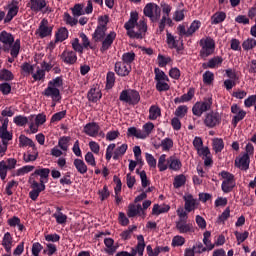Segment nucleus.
<instances>
[{"mask_svg": "<svg viewBox=\"0 0 256 256\" xmlns=\"http://www.w3.org/2000/svg\"><path fill=\"white\" fill-rule=\"evenodd\" d=\"M168 167H169V163L167 162V155L162 154L158 160L159 171H167Z\"/></svg>", "mask_w": 256, "mask_h": 256, "instance_id": "43", "label": "nucleus"}, {"mask_svg": "<svg viewBox=\"0 0 256 256\" xmlns=\"http://www.w3.org/2000/svg\"><path fill=\"white\" fill-rule=\"evenodd\" d=\"M166 37L167 44L170 47V49H177L179 41L176 40L175 37L169 32H167Z\"/></svg>", "mask_w": 256, "mask_h": 256, "instance_id": "48", "label": "nucleus"}, {"mask_svg": "<svg viewBox=\"0 0 256 256\" xmlns=\"http://www.w3.org/2000/svg\"><path fill=\"white\" fill-rule=\"evenodd\" d=\"M172 245L173 247H182V245H185V238L183 236H175L172 239Z\"/></svg>", "mask_w": 256, "mask_h": 256, "instance_id": "63", "label": "nucleus"}, {"mask_svg": "<svg viewBox=\"0 0 256 256\" xmlns=\"http://www.w3.org/2000/svg\"><path fill=\"white\" fill-rule=\"evenodd\" d=\"M2 246L7 253H11V248L13 247V237L11 236V233L6 232L4 234L2 239Z\"/></svg>", "mask_w": 256, "mask_h": 256, "instance_id": "24", "label": "nucleus"}, {"mask_svg": "<svg viewBox=\"0 0 256 256\" xmlns=\"http://www.w3.org/2000/svg\"><path fill=\"white\" fill-rule=\"evenodd\" d=\"M31 153H24L23 155V160L25 161V163H29L31 161H37V158L39 157V152L37 151V148H35V150H33Z\"/></svg>", "mask_w": 256, "mask_h": 256, "instance_id": "41", "label": "nucleus"}, {"mask_svg": "<svg viewBox=\"0 0 256 256\" xmlns=\"http://www.w3.org/2000/svg\"><path fill=\"white\" fill-rule=\"evenodd\" d=\"M203 237H204L203 238V243L206 246V249L208 251H213V249H215V244H212L211 240H210V238H211V231L204 232Z\"/></svg>", "mask_w": 256, "mask_h": 256, "instance_id": "35", "label": "nucleus"}, {"mask_svg": "<svg viewBox=\"0 0 256 256\" xmlns=\"http://www.w3.org/2000/svg\"><path fill=\"white\" fill-rule=\"evenodd\" d=\"M5 53H9L13 59H17L19 57V52L21 51V40L17 39L11 46L4 47Z\"/></svg>", "mask_w": 256, "mask_h": 256, "instance_id": "14", "label": "nucleus"}, {"mask_svg": "<svg viewBox=\"0 0 256 256\" xmlns=\"http://www.w3.org/2000/svg\"><path fill=\"white\" fill-rule=\"evenodd\" d=\"M157 117H161V108L153 105L149 109V119L150 121H155Z\"/></svg>", "mask_w": 256, "mask_h": 256, "instance_id": "36", "label": "nucleus"}, {"mask_svg": "<svg viewBox=\"0 0 256 256\" xmlns=\"http://www.w3.org/2000/svg\"><path fill=\"white\" fill-rule=\"evenodd\" d=\"M0 43H3L4 48L11 47V45H13V43H15V37H13V34L7 32V31H2L0 33Z\"/></svg>", "mask_w": 256, "mask_h": 256, "instance_id": "19", "label": "nucleus"}, {"mask_svg": "<svg viewBox=\"0 0 256 256\" xmlns=\"http://www.w3.org/2000/svg\"><path fill=\"white\" fill-rule=\"evenodd\" d=\"M176 229L179 233H193L195 231L193 229V224L187 223V220L177 221Z\"/></svg>", "mask_w": 256, "mask_h": 256, "instance_id": "17", "label": "nucleus"}, {"mask_svg": "<svg viewBox=\"0 0 256 256\" xmlns=\"http://www.w3.org/2000/svg\"><path fill=\"white\" fill-rule=\"evenodd\" d=\"M119 100L123 103H128L129 105H137L141 101V95L137 90H123L120 93Z\"/></svg>", "mask_w": 256, "mask_h": 256, "instance_id": "4", "label": "nucleus"}, {"mask_svg": "<svg viewBox=\"0 0 256 256\" xmlns=\"http://www.w3.org/2000/svg\"><path fill=\"white\" fill-rule=\"evenodd\" d=\"M226 77H228V79L225 80V87L229 91L237 85L239 77L233 69L226 70Z\"/></svg>", "mask_w": 256, "mask_h": 256, "instance_id": "10", "label": "nucleus"}, {"mask_svg": "<svg viewBox=\"0 0 256 256\" xmlns=\"http://www.w3.org/2000/svg\"><path fill=\"white\" fill-rule=\"evenodd\" d=\"M51 170L49 168L36 169L34 173L31 174L28 183L32 191L29 192V197L32 201H37L40 193L45 191V182L43 179H47Z\"/></svg>", "mask_w": 256, "mask_h": 256, "instance_id": "2", "label": "nucleus"}, {"mask_svg": "<svg viewBox=\"0 0 256 256\" xmlns=\"http://www.w3.org/2000/svg\"><path fill=\"white\" fill-rule=\"evenodd\" d=\"M153 129H155V124H153L152 122L144 124L142 130L143 139H147V137H149V135H151V133L153 132Z\"/></svg>", "mask_w": 256, "mask_h": 256, "instance_id": "38", "label": "nucleus"}, {"mask_svg": "<svg viewBox=\"0 0 256 256\" xmlns=\"http://www.w3.org/2000/svg\"><path fill=\"white\" fill-rule=\"evenodd\" d=\"M155 81H169V77L165 75V72L159 68L154 69Z\"/></svg>", "mask_w": 256, "mask_h": 256, "instance_id": "49", "label": "nucleus"}, {"mask_svg": "<svg viewBox=\"0 0 256 256\" xmlns=\"http://www.w3.org/2000/svg\"><path fill=\"white\" fill-rule=\"evenodd\" d=\"M231 112L235 115L233 117L234 127L237 126V123H239V121H243V119H245V115H247V112H245V110L239 108V106H237V104H233L231 106Z\"/></svg>", "mask_w": 256, "mask_h": 256, "instance_id": "13", "label": "nucleus"}, {"mask_svg": "<svg viewBox=\"0 0 256 256\" xmlns=\"http://www.w3.org/2000/svg\"><path fill=\"white\" fill-rule=\"evenodd\" d=\"M212 104L213 102L211 101V98H208L203 102H197L192 108L193 115H196V117H201L205 111H209L211 109Z\"/></svg>", "mask_w": 256, "mask_h": 256, "instance_id": "8", "label": "nucleus"}, {"mask_svg": "<svg viewBox=\"0 0 256 256\" xmlns=\"http://www.w3.org/2000/svg\"><path fill=\"white\" fill-rule=\"evenodd\" d=\"M135 61V52H127L122 55V63L131 65Z\"/></svg>", "mask_w": 256, "mask_h": 256, "instance_id": "45", "label": "nucleus"}, {"mask_svg": "<svg viewBox=\"0 0 256 256\" xmlns=\"http://www.w3.org/2000/svg\"><path fill=\"white\" fill-rule=\"evenodd\" d=\"M62 61L68 65L77 63V54L73 51L63 52L61 55Z\"/></svg>", "mask_w": 256, "mask_h": 256, "instance_id": "22", "label": "nucleus"}, {"mask_svg": "<svg viewBox=\"0 0 256 256\" xmlns=\"http://www.w3.org/2000/svg\"><path fill=\"white\" fill-rule=\"evenodd\" d=\"M30 7L31 11L34 13H51V8L47 7V2L45 0H30L27 4Z\"/></svg>", "mask_w": 256, "mask_h": 256, "instance_id": "7", "label": "nucleus"}, {"mask_svg": "<svg viewBox=\"0 0 256 256\" xmlns=\"http://www.w3.org/2000/svg\"><path fill=\"white\" fill-rule=\"evenodd\" d=\"M48 87H54L55 89H59V87H63V78L56 77L48 82Z\"/></svg>", "mask_w": 256, "mask_h": 256, "instance_id": "56", "label": "nucleus"}, {"mask_svg": "<svg viewBox=\"0 0 256 256\" xmlns=\"http://www.w3.org/2000/svg\"><path fill=\"white\" fill-rule=\"evenodd\" d=\"M223 63V59L219 56L213 57L210 59L207 63L202 64L203 69H215L216 67H219Z\"/></svg>", "mask_w": 256, "mask_h": 256, "instance_id": "23", "label": "nucleus"}, {"mask_svg": "<svg viewBox=\"0 0 256 256\" xmlns=\"http://www.w3.org/2000/svg\"><path fill=\"white\" fill-rule=\"evenodd\" d=\"M72 15L74 17H81V15H85V11L83 10L82 4H75L72 8Z\"/></svg>", "mask_w": 256, "mask_h": 256, "instance_id": "54", "label": "nucleus"}, {"mask_svg": "<svg viewBox=\"0 0 256 256\" xmlns=\"http://www.w3.org/2000/svg\"><path fill=\"white\" fill-rule=\"evenodd\" d=\"M114 71L119 77H127L131 73V65L125 64V62H116Z\"/></svg>", "mask_w": 256, "mask_h": 256, "instance_id": "11", "label": "nucleus"}, {"mask_svg": "<svg viewBox=\"0 0 256 256\" xmlns=\"http://www.w3.org/2000/svg\"><path fill=\"white\" fill-rule=\"evenodd\" d=\"M42 95L44 97H51L54 103L61 101V91H59V88L48 86Z\"/></svg>", "mask_w": 256, "mask_h": 256, "instance_id": "12", "label": "nucleus"}, {"mask_svg": "<svg viewBox=\"0 0 256 256\" xmlns=\"http://www.w3.org/2000/svg\"><path fill=\"white\" fill-rule=\"evenodd\" d=\"M200 45L202 46V49L200 50V57H202L203 59L215 53V41L212 38L200 40Z\"/></svg>", "mask_w": 256, "mask_h": 256, "instance_id": "6", "label": "nucleus"}, {"mask_svg": "<svg viewBox=\"0 0 256 256\" xmlns=\"http://www.w3.org/2000/svg\"><path fill=\"white\" fill-rule=\"evenodd\" d=\"M13 73L7 69L0 70V81H13Z\"/></svg>", "mask_w": 256, "mask_h": 256, "instance_id": "44", "label": "nucleus"}, {"mask_svg": "<svg viewBox=\"0 0 256 256\" xmlns=\"http://www.w3.org/2000/svg\"><path fill=\"white\" fill-rule=\"evenodd\" d=\"M169 80H158L156 81V89L161 93L163 91H169L170 86L167 83Z\"/></svg>", "mask_w": 256, "mask_h": 256, "instance_id": "47", "label": "nucleus"}, {"mask_svg": "<svg viewBox=\"0 0 256 256\" xmlns=\"http://www.w3.org/2000/svg\"><path fill=\"white\" fill-rule=\"evenodd\" d=\"M55 37V43H63V41L69 37V31L67 28H60L55 34Z\"/></svg>", "mask_w": 256, "mask_h": 256, "instance_id": "32", "label": "nucleus"}, {"mask_svg": "<svg viewBox=\"0 0 256 256\" xmlns=\"http://www.w3.org/2000/svg\"><path fill=\"white\" fill-rule=\"evenodd\" d=\"M213 79H215V75L213 74V72H211V71H206V72L203 74V82H204L206 85H211V83H213Z\"/></svg>", "mask_w": 256, "mask_h": 256, "instance_id": "59", "label": "nucleus"}, {"mask_svg": "<svg viewBox=\"0 0 256 256\" xmlns=\"http://www.w3.org/2000/svg\"><path fill=\"white\" fill-rule=\"evenodd\" d=\"M18 185H19V182L15 180L8 182L5 189L6 194L9 196L13 195V187H18Z\"/></svg>", "mask_w": 256, "mask_h": 256, "instance_id": "62", "label": "nucleus"}, {"mask_svg": "<svg viewBox=\"0 0 256 256\" xmlns=\"http://www.w3.org/2000/svg\"><path fill=\"white\" fill-rule=\"evenodd\" d=\"M52 31L53 28L46 26L45 24H43V22L38 28L39 37H41V39H43L44 37H49Z\"/></svg>", "mask_w": 256, "mask_h": 256, "instance_id": "34", "label": "nucleus"}, {"mask_svg": "<svg viewBox=\"0 0 256 256\" xmlns=\"http://www.w3.org/2000/svg\"><path fill=\"white\" fill-rule=\"evenodd\" d=\"M187 106L186 105H181L175 110V115L176 117H180V119H183L185 115H187Z\"/></svg>", "mask_w": 256, "mask_h": 256, "instance_id": "61", "label": "nucleus"}, {"mask_svg": "<svg viewBox=\"0 0 256 256\" xmlns=\"http://www.w3.org/2000/svg\"><path fill=\"white\" fill-rule=\"evenodd\" d=\"M143 13L145 17H148L152 23H157L161 19V7L155 3H148L144 7Z\"/></svg>", "mask_w": 256, "mask_h": 256, "instance_id": "5", "label": "nucleus"}, {"mask_svg": "<svg viewBox=\"0 0 256 256\" xmlns=\"http://www.w3.org/2000/svg\"><path fill=\"white\" fill-rule=\"evenodd\" d=\"M225 21V12H216L211 16V24L219 25V23H223Z\"/></svg>", "mask_w": 256, "mask_h": 256, "instance_id": "37", "label": "nucleus"}, {"mask_svg": "<svg viewBox=\"0 0 256 256\" xmlns=\"http://www.w3.org/2000/svg\"><path fill=\"white\" fill-rule=\"evenodd\" d=\"M17 13H19V6L12 5L8 10L4 23H11V21H13V17H16Z\"/></svg>", "mask_w": 256, "mask_h": 256, "instance_id": "31", "label": "nucleus"}, {"mask_svg": "<svg viewBox=\"0 0 256 256\" xmlns=\"http://www.w3.org/2000/svg\"><path fill=\"white\" fill-rule=\"evenodd\" d=\"M88 101H91L92 103H97L99 99H101V91L97 88H91L88 92Z\"/></svg>", "mask_w": 256, "mask_h": 256, "instance_id": "28", "label": "nucleus"}, {"mask_svg": "<svg viewBox=\"0 0 256 256\" xmlns=\"http://www.w3.org/2000/svg\"><path fill=\"white\" fill-rule=\"evenodd\" d=\"M185 201L184 209L187 211V213H191V211H195V208L197 206V200L193 198V195L188 194L183 197Z\"/></svg>", "mask_w": 256, "mask_h": 256, "instance_id": "20", "label": "nucleus"}, {"mask_svg": "<svg viewBox=\"0 0 256 256\" xmlns=\"http://www.w3.org/2000/svg\"><path fill=\"white\" fill-rule=\"evenodd\" d=\"M128 137H136V139H143V134L141 129H136L135 127L128 128Z\"/></svg>", "mask_w": 256, "mask_h": 256, "instance_id": "42", "label": "nucleus"}, {"mask_svg": "<svg viewBox=\"0 0 256 256\" xmlns=\"http://www.w3.org/2000/svg\"><path fill=\"white\" fill-rule=\"evenodd\" d=\"M185 183H187V177H185V175L180 174V175L175 176L174 182H173L175 189H180V187H183V185H185Z\"/></svg>", "mask_w": 256, "mask_h": 256, "instance_id": "39", "label": "nucleus"}, {"mask_svg": "<svg viewBox=\"0 0 256 256\" xmlns=\"http://www.w3.org/2000/svg\"><path fill=\"white\" fill-rule=\"evenodd\" d=\"M7 127H9V119L6 118L0 127V139L2 141H11L13 139V134L7 131Z\"/></svg>", "mask_w": 256, "mask_h": 256, "instance_id": "16", "label": "nucleus"}, {"mask_svg": "<svg viewBox=\"0 0 256 256\" xmlns=\"http://www.w3.org/2000/svg\"><path fill=\"white\" fill-rule=\"evenodd\" d=\"M159 147H162L163 151H169L173 147V140L171 138H165L161 141Z\"/></svg>", "mask_w": 256, "mask_h": 256, "instance_id": "55", "label": "nucleus"}, {"mask_svg": "<svg viewBox=\"0 0 256 256\" xmlns=\"http://www.w3.org/2000/svg\"><path fill=\"white\" fill-rule=\"evenodd\" d=\"M137 239L138 255L143 256V252L145 251V238L143 237V235H139L137 236Z\"/></svg>", "mask_w": 256, "mask_h": 256, "instance_id": "52", "label": "nucleus"}, {"mask_svg": "<svg viewBox=\"0 0 256 256\" xmlns=\"http://www.w3.org/2000/svg\"><path fill=\"white\" fill-rule=\"evenodd\" d=\"M100 129L101 128L97 122H90L84 126V133L89 137H97Z\"/></svg>", "mask_w": 256, "mask_h": 256, "instance_id": "15", "label": "nucleus"}, {"mask_svg": "<svg viewBox=\"0 0 256 256\" xmlns=\"http://www.w3.org/2000/svg\"><path fill=\"white\" fill-rule=\"evenodd\" d=\"M234 235L237 239L238 245H241V243H243L249 237V232L245 231L243 233H240L236 231Z\"/></svg>", "mask_w": 256, "mask_h": 256, "instance_id": "60", "label": "nucleus"}, {"mask_svg": "<svg viewBox=\"0 0 256 256\" xmlns=\"http://www.w3.org/2000/svg\"><path fill=\"white\" fill-rule=\"evenodd\" d=\"M201 27V22L198 20H194L190 27L187 30V37H191V35H193V33H195L196 31H198V29Z\"/></svg>", "mask_w": 256, "mask_h": 256, "instance_id": "46", "label": "nucleus"}, {"mask_svg": "<svg viewBox=\"0 0 256 256\" xmlns=\"http://www.w3.org/2000/svg\"><path fill=\"white\" fill-rule=\"evenodd\" d=\"M255 47H256L255 38H248L242 43V49H244V51H251V49H255Z\"/></svg>", "mask_w": 256, "mask_h": 256, "instance_id": "40", "label": "nucleus"}, {"mask_svg": "<svg viewBox=\"0 0 256 256\" xmlns=\"http://www.w3.org/2000/svg\"><path fill=\"white\" fill-rule=\"evenodd\" d=\"M53 217L56 219L58 225H64V223H67V215L62 212L53 214Z\"/></svg>", "mask_w": 256, "mask_h": 256, "instance_id": "58", "label": "nucleus"}, {"mask_svg": "<svg viewBox=\"0 0 256 256\" xmlns=\"http://www.w3.org/2000/svg\"><path fill=\"white\" fill-rule=\"evenodd\" d=\"M237 182H235V176L229 172L225 173V193H230L235 189Z\"/></svg>", "mask_w": 256, "mask_h": 256, "instance_id": "18", "label": "nucleus"}, {"mask_svg": "<svg viewBox=\"0 0 256 256\" xmlns=\"http://www.w3.org/2000/svg\"><path fill=\"white\" fill-rule=\"evenodd\" d=\"M113 85H115V73L108 72L106 76V88L113 89Z\"/></svg>", "mask_w": 256, "mask_h": 256, "instance_id": "51", "label": "nucleus"}, {"mask_svg": "<svg viewBox=\"0 0 256 256\" xmlns=\"http://www.w3.org/2000/svg\"><path fill=\"white\" fill-rule=\"evenodd\" d=\"M19 145L20 147H32V151H35L37 148V146H35V142L23 134L19 136Z\"/></svg>", "mask_w": 256, "mask_h": 256, "instance_id": "26", "label": "nucleus"}, {"mask_svg": "<svg viewBox=\"0 0 256 256\" xmlns=\"http://www.w3.org/2000/svg\"><path fill=\"white\" fill-rule=\"evenodd\" d=\"M35 169V166H24L17 170L16 175L19 177L20 175H25L26 173H31Z\"/></svg>", "mask_w": 256, "mask_h": 256, "instance_id": "64", "label": "nucleus"}, {"mask_svg": "<svg viewBox=\"0 0 256 256\" xmlns=\"http://www.w3.org/2000/svg\"><path fill=\"white\" fill-rule=\"evenodd\" d=\"M223 147H225L223 139L216 138L213 140V149L215 153H221V151H223Z\"/></svg>", "mask_w": 256, "mask_h": 256, "instance_id": "50", "label": "nucleus"}, {"mask_svg": "<svg viewBox=\"0 0 256 256\" xmlns=\"http://www.w3.org/2000/svg\"><path fill=\"white\" fill-rule=\"evenodd\" d=\"M249 163H251V158L244 154L237 157L235 160V166L239 169H249Z\"/></svg>", "mask_w": 256, "mask_h": 256, "instance_id": "21", "label": "nucleus"}, {"mask_svg": "<svg viewBox=\"0 0 256 256\" xmlns=\"http://www.w3.org/2000/svg\"><path fill=\"white\" fill-rule=\"evenodd\" d=\"M141 211H143V207H141V204H130L128 206V212L127 215L128 217H137V215H139V213H141Z\"/></svg>", "mask_w": 256, "mask_h": 256, "instance_id": "30", "label": "nucleus"}, {"mask_svg": "<svg viewBox=\"0 0 256 256\" xmlns=\"http://www.w3.org/2000/svg\"><path fill=\"white\" fill-rule=\"evenodd\" d=\"M195 97V90L193 88H190L188 92L181 97H176L174 99V103H187V101H191Z\"/></svg>", "mask_w": 256, "mask_h": 256, "instance_id": "25", "label": "nucleus"}, {"mask_svg": "<svg viewBox=\"0 0 256 256\" xmlns=\"http://www.w3.org/2000/svg\"><path fill=\"white\" fill-rule=\"evenodd\" d=\"M69 141H71L70 137H62L59 139L58 145L62 151H67L69 147Z\"/></svg>", "mask_w": 256, "mask_h": 256, "instance_id": "57", "label": "nucleus"}, {"mask_svg": "<svg viewBox=\"0 0 256 256\" xmlns=\"http://www.w3.org/2000/svg\"><path fill=\"white\" fill-rule=\"evenodd\" d=\"M14 123L18 127H25V125H27V123H29V119L25 116L19 115V116L14 117Z\"/></svg>", "mask_w": 256, "mask_h": 256, "instance_id": "53", "label": "nucleus"}, {"mask_svg": "<svg viewBox=\"0 0 256 256\" xmlns=\"http://www.w3.org/2000/svg\"><path fill=\"white\" fill-rule=\"evenodd\" d=\"M74 166L81 175H85V173H87V164H85L83 160L75 159Z\"/></svg>", "mask_w": 256, "mask_h": 256, "instance_id": "33", "label": "nucleus"}, {"mask_svg": "<svg viewBox=\"0 0 256 256\" xmlns=\"http://www.w3.org/2000/svg\"><path fill=\"white\" fill-rule=\"evenodd\" d=\"M167 163L169 169H172V171H179V169L182 167L181 160L177 159L175 156H170L167 159Z\"/></svg>", "mask_w": 256, "mask_h": 256, "instance_id": "27", "label": "nucleus"}, {"mask_svg": "<svg viewBox=\"0 0 256 256\" xmlns=\"http://www.w3.org/2000/svg\"><path fill=\"white\" fill-rule=\"evenodd\" d=\"M98 26L92 34V39L95 43H99L102 41V46L100 48L101 53H105V51L109 50L113 45V41L117 37V33L115 31L107 33V24L109 23V16H100L98 18Z\"/></svg>", "mask_w": 256, "mask_h": 256, "instance_id": "1", "label": "nucleus"}, {"mask_svg": "<svg viewBox=\"0 0 256 256\" xmlns=\"http://www.w3.org/2000/svg\"><path fill=\"white\" fill-rule=\"evenodd\" d=\"M221 123V115L217 112H210L206 114L204 119V125L209 129H213V127H217Z\"/></svg>", "mask_w": 256, "mask_h": 256, "instance_id": "9", "label": "nucleus"}, {"mask_svg": "<svg viewBox=\"0 0 256 256\" xmlns=\"http://www.w3.org/2000/svg\"><path fill=\"white\" fill-rule=\"evenodd\" d=\"M124 28L131 39H143L147 33V22L145 18L139 20V13L131 12L130 19L124 24Z\"/></svg>", "mask_w": 256, "mask_h": 256, "instance_id": "3", "label": "nucleus"}, {"mask_svg": "<svg viewBox=\"0 0 256 256\" xmlns=\"http://www.w3.org/2000/svg\"><path fill=\"white\" fill-rule=\"evenodd\" d=\"M171 209V207L167 204L159 205V204H154L152 208V215H161L162 213H167Z\"/></svg>", "mask_w": 256, "mask_h": 256, "instance_id": "29", "label": "nucleus"}]
</instances>
